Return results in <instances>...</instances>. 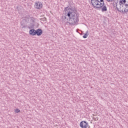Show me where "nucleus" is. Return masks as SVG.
I'll return each mask as SVG.
<instances>
[{
  "label": "nucleus",
  "instance_id": "obj_8",
  "mask_svg": "<svg viewBox=\"0 0 128 128\" xmlns=\"http://www.w3.org/2000/svg\"><path fill=\"white\" fill-rule=\"evenodd\" d=\"M42 30L41 29L38 28L36 30V34H37L38 36H42Z\"/></svg>",
  "mask_w": 128,
  "mask_h": 128
},
{
  "label": "nucleus",
  "instance_id": "obj_17",
  "mask_svg": "<svg viewBox=\"0 0 128 128\" xmlns=\"http://www.w3.org/2000/svg\"><path fill=\"white\" fill-rule=\"evenodd\" d=\"M107 2H114V0H106Z\"/></svg>",
  "mask_w": 128,
  "mask_h": 128
},
{
  "label": "nucleus",
  "instance_id": "obj_1",
  "mask_svg": "<svg viewBox=\"0 0 128 128\" xmlns=\"http://www.w3.org/2000/svg\"><path fill=\"white\" fill-rule=\"evenodd\" d=\"M64 12H65L66 14H67L68 16L70 18V24H72L74 26L76 22H78V15L72 8H70L68 6L64 8Z\"/></svg>",
  "mask_w": 128,
  "mask_h": 128
},
{
  "label": "nucleus",
  "instance_id": "obj_11",
  "mask_svg": "<svg viewBox=\"0 0 128 128\" xmlns=\"http://www.w3.org/2000/svg\"><path fill=\"white\" fill-rule=\"evenodd\" d=\"M119 6H122V8H124V2H122V0L120 2Z\"/></svg>",
  "mask_w": 128,
  "mask_h": 128
},
{
  "label": "nucleus",
  "instance_id": "obj_2",
  "mask_svg": "<svg viewBox=\"0 0 128 128\" xmlns=\"http://www.w3.org/2000/svg\"><path fill=\"white\" fill-rule=\"evenodd\" d=\"M100 0H91V4L94 8H100L104 6Z\"/></svg>",
  "mask_w": 128,
  "mask_h": 128
},
{
  "label": "nucleus",
  "instance_id": "obj_15",
  "mask_svg": "<svg viewBox=\"0 0 128 128\" xmlns=\"http://www.w3.org/2000/svg\"><path fill=\"white\" fill-rule=\"evenodd\" d=\"M122 2H123L124 4H126V0H122Z\"/></svg>",
  "mask_w": 128,
  "mask_h": 128
},
{
  "label": "nucleus",
  "instance_id": "obj_5",
  "mask_svg": "<svg viewBox=\"0 0 128 128\" xmlns=\"http://www.w3.org/2000/svg\"><path fill=\"white\" fill-rule=\"evenodd\" d=\"M100 2H102V4H103L101 7L102 12H108V8H106V6L104 4V0H100Z\"/></svg>",
  "mask_w": 128,
  "mask_h": 128
},
{
  "label": "nucleus",
  "instance_id": "obj_18",
  "mask_svg": "<svg viewBox=\"0 0 128 128\" xmlns=\"http://www.w3.org/2000/svg\"><path fill=\"white\" fill-rule=\"evenodd\" d=\"M44 20H46V18H44Z\"/></svg>",
  "mask_w": 128,
  "mask_h": 128
},
{
  "label": "nucleus",
  "instance_id": "obj_3",
  "mask_svg": "<svg viewBox=\"0 0 128 128\" xmlns=\"http://www.w3.org/2000/svg\"><path fill=\"white\" fill-rule=\"evenodd\" d=\"M80 128H90V126H88V124L86 121L83 120L80 122Z\"/></svg>",
  "mask_w": 128,
  "mask_h": 128
},
{
  "label": "nucleus",
  "instance_id": "obj_14",
  "mask_svg": "<svg viewBox=\"0 0 128 128\" xmlns=\"http://www.w3.org/2000/svg\"><path fill=\"white\" fill-rule=\"evenodd\" d=\"M122 6H120L119 8V10H122Z\"/></svg>",
  "mask_w": 128,
  "mask_h": 128
},
{
  "label": "nucleus",
  "instance_id": "obj_10",
  "mask_svg": "<svg viewBox=\"0 0 128 128\" xmlns=\"http://www.w3.org/2000/svg\"><path fill=\"white\" fill-rule=\"evenodd\" d=\"M88 36V30L86 31V33L84 34V36H83L84 38H86Z\"/></svg>",
  "mask_w": 128,
  "mask_h": 128
},
{
  "label": "nucleus",
  "instance_id": "obj_9",
  "mask_svg": "<svg viewBox=\"0 0 128 128\" xmlns=\"http://www.w3.org/2000/svg\"><path fill=\"white\" fill-rule=\"evenodd\" d=\"M26 22V20H23L21 22H20V24L22 26V28H26V26L24 25V22Z\"/></svg>",
  "mask_w": 128,
  "mask_h": 128
},
{
  "label": "nucleus",
  "instance_id": "obj_12",
  "mask_svg": "<svg viewBox=\"0 0 128 128\" xmlns=\"http://www.w3.org/2000/svg\"><path fill=\"white\" fill-rule=\"evenodd\" d=\"M92 119L94 120L95 122H96V120H98V118H94V117L92 118Z\"/></svg>",
  "mask_w": 128,
  "mask_h": 128
},
{
  "label": "nucleus",
  "instance_id": "obj_7",
  "mask_svg": "<svg viewBox=\"0 0 128 128\" xmlns=\"http://www.w3.org/2000/svg\"><path fill=\"white\" fill-rule=\"evenodd\" d=\"M29 34L30 36H36V30L34 29L30 30L29 31Z\"/></svg>",
  "mask_w": 128,
  "mask_h": 128
},
{
  "label": "nucleus",
  "instance_id": "obj_16",
  "mask_svg": "<svg viewBox=\"0 0 128 128\" xmlns=\"http://www.w3.org/2000/svg\"><path fill=\"white\" fill-rule=\"evenodd\" d=\"M62 18H64V20H66V16H64L62 17Z\"/></svg>",
  "mask_w": 128,
  "mask_h": 128
},
{
  "label": "nucleus",
  "instance_id": "obj_13",
  "mask_svg": "<svg viewBox=\"0 0 128 128\" xmlns=\"http://www.w3.org/2000/svg\"><path fill=\"white\" fill-rule=\"evenodd\" d=\"M16 114H18V112H20V110L19 109H16Z\"/></svg>",
  "mask_w": 128,
  "mask_h": 128
},
{
  "label": "nucleus",
  "instance_id": "obj_4",
  "mask_svg": "<svg viewBox=\"0 0 128 128\" xmlns=\"http://www.w3.org/2000/svg\"><path fill=\"white\" fill-rule=\"evenodd\" d=\"M34 6L37 10H41L42 8V4L40 2H36Z\"/></svg>",
  "mask_w": 128,
  "mask_h": 128
},
{
  "label": "nucleus",
  "instance_id": "obj_6",
  "mask_svg": "<svg viewBox=\"0 0 128 128\" xmlns=\"http://www.w3.org/2000/svg\"><path fill=\"white\" fill-rule=\"evenodd\" d=\"M116 8L118 10V12H122V14H127L128 12V8H125L124 10L122 9L120 10V8H118V5H116Z\"/></svg>",
  "mask_w": 128,
  "mask_h": 128
}]
</instances>
